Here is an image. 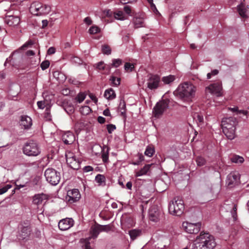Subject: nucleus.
Segmentation results:
<instances>
[{
	"label": "nucleus",
	"instance_id": "nucleus-54",
	"mask_svg": "<svg viewBox=\"0 0 249 249\" xmlns=\"http://www.w3.org/2000/svg\"><path fill=\"white\" fill-rule=\"evenodd\" d=\"M84 23L87 25H91L92 23V20L90 18L88 17L84 18Z\"/></svg>",
	"mask_w": 249,
	"mask_h": 249
},
{
	"label": "nucleus",
	"instance_id": "nucleus-36",
	"mask_svg": "<svg viewBox=\"0 0 249 249\" xmlns=\"http://www.w3.org/2000/svg\"><path fill=\"white\" fill-rule=\"evenodd\" d=\"M100 29L97 26L94 25L89 28L88 32L90 35H94L100 33Z\"/></svg>",
	"mask_w": 249,
	"mask_h": 249
},
{
	"label": "nucleus",
	"instance_id": "nucleus-33",
	"mask_svg": "<svg viewBox=\"0 0 249 249\" xmlns=\"http://www.w3.org/2000/svg\"><path fill=\"white\" fill-rule=\"evenodd\" d=\"M133 22L136 28H140L143 26L144 21L142 18H135Z\"/></svg>",
	"mask_w": 249,
	"mask_h": 249
},
{
	"label": "nucleus",
	"instance_id": "nucleus-19",
	"mask_svg": "<svg viewBox=\"0 0 249 249\" xmlns=\"http://www.w3.org/2000/svg\"><path fill=\"white\" fill-rule=\"evenodd\" d=\"M62 139L66 144H71L75 141V136L71 131L65 132L62 136Z\"/></svg>",
	"mask_w": 249,
	"mask_h": 249
},
{
	"label": "nucleus",
	"instance_id": "nucleus-44",
	"mask_svg": "<svg viewBox=\"0 0 249 249\" xmlns=\"http://www.w3.org/2000/svg\"><path fill=\"white\" fill-rule=\"evenodd\" d=\"M124 70L127 71H132L134 69V65L126 62L124 64Z\"/></svg>",
	"mask_w": 249,
	"mask_h": 249
},
{
	"label": "nucleus",
	"instance_id": "nucleus-12",
	"mask_svg": "<svg viewBox=\"0 0 249 249\" xmlns=\"http://www.w3.org/2000/svg\"><path fill=\"white\" fill-rule=\"evenodd\" d=\"M49 199L48 195L44 193L36 194L33 197L32 203L38 208L44 205Z\"/></svg>",
	"mask_w": 249,
	"mask_h": 249
},
{
	"label": "nucleus",
	"instance_id": "nucleus-1",
	"mask_svg": "<svg viewBox=\"0 0 249 249\" xmlns=\"http://www.w3.org/2000/svg\"><path fill=\"white\" fill-rule=\"evenodd\" d=\"M215 246L213 236L209 233H201L194 241L192 249H213Z\"/></svg>",
	"mask_w": 249,
	"mask_h": 249
},
{
	"label": "nucleus",
	"instance_id": "nucleus-37",
	"mask_svg": "<svg viewBox=\"0 0 249 249\" xmlns=\"http://www.w3.org/2000/svg\"><path fill=\"white\" fill-rule=\"evenodd\" d=\"M154 152L155 150L153 146H147L144 152V154L149 157H151L153 155Z\"/></svg>",
	"mask_w": 249,
	"mask_h": 249
},
{
	"label": "nucleus",
	"instance_id": "nucleus-27",
	"mask_svg": "<svg viewBox=\"0 0 249 249\" xmlns=\"http://www.w3.org/2000/svg\"><path fill=\"white\" fill-rule=\"evenodd\" d=\"M118 111L120 112L121 115L124 118H126V105L124 100H121L118 107Z\"/></svg>",
	"mask_w": 249,
	"mask_h": 249
},
{
	"label": "nucleus",
	"instance_id": "nucleus-48",
	"mask_svg": "<svg viewBox=\"0 0 249 249\" xmlns=\"http://www.w3.org/2000/svg\"><path fill=\"white\" fill-rule=\"evenodd\" d=\"M96 69L100 71H104L106 69V65L103 62L101 61L96 64Z\"/></svg>",
	"mask_w": 249,
	"mask_h": 249
},
{
	"label": "nucleus",
	"instance_id": "nucleus-24",
	"mask_svg": "<svg viewBox=\"0 0 249 249\" xmlns=\"http://www.w3.org/2000/svg\"><path fill=\"white\" fill-rule=\"evenodd\" d=\"M100 232L101 231L99 224H95L92 226L90 230V238H97Z\"/></svg>",
	"mask_w": 249,
	"mask_h": 249
},
{
	"label": "nucleus",
	"instance_id": "nucleus-47",
	"mask_svg": "<svg viewBox=\"0 0 249 249\" xmlns=\"http://www.w3.org/2000/svg\"><path fill=\"white\" fill-rule=\"evenodd\" d=\"M122 64V60L121 59H114L112 60V65L113 67L117 68Z\"/></svg>",
	"mask_w": 249,
	"mask_h": 249
},
{
	"label": "nucleus",
	"instance_id": "nucleus-59",
	"mask_svg": "<svg viewBox=\"0 0 249 249\" xmlns=\"http://www.w3.org/2000/svg\"><path fill=\"white\" fill-rule=\"evenodd\" d=\"M137 0H120V2L123 4H126L129 3H133L135 2Z\"/></svg>",
	"mask_w": 249,
	"mask_h": 249
},
{
	"label": "nucleus",
	"instance_id": "nucleus-20",
	"mask_svg": "<svg viewBox=\"0 0 249 249\" xmlns=\"http://www.w3.org/2000/svg\"><path fill=\"white\" fill-rule=\"evenodd\" d=\"M20 124L24 129H29L32 125V119L27 115L21 116Z\"/></svg>",
	"mask_w": 249,
	"mask_h": 249
},
{
	"label": "nucleus",
	"instance_id": "nucleus-63",
	"mask_svg": "<svg viewBox=\"0 0 249 249\" xmlns=\"http://www.w3.org/2000/svg\"><path fill=\"white\" fill-rule=\"evenodd\" d=\"M98 121L100 124H104L105 122V118L103 117L99 116L98 118Z\"/></svg>",
	"mask_w": 249,
	"mask_h": 249
},
{
	"label": "nucleus",
	"instance_id": "nucleus-10",
	"mask_svg": "<svg viewBox=\"0 0 249 249\" xmlns=\"http://www.w3.org/2000/svg\"><path fill=\"white\" fill-rule=\"evenodd\" d=\"M182 227L186 232L190 234H196L200 230L201 224L199 222L192 223L185 221L182 223Z\"/></svg>",
	"mask_w": 249,
	"mask_h": 249
},
{
	"label": "nucleus",
	"instance_id": "nucleus-35",
	"mask_svg": "<svg viewBox=\"0 0 249 249\" xmlns=\"http://www.w3.org/2000/svg\"><path fill=\"white\" fill-rule=\"evenodd\" d=\"M86 94L84 92H80L75 98V100L77 103H82L86 98Z\"/></svg>",
	"mask_w": 249,
	"mask_h": 249
},
{
	"label": "nucleus",
	"instance_id": "nucleus-15",
	"mask_svg": "<svg viewBox=\"0 0 249 249\" xmlns=\"http://www.w3.org/2000/svg\"><path fill=\"white\" fill-rule=\"evenodd\" d=\"M240 174L237 171H233L229 174L226 179V183L229 186H232L238 183Z\"/></svg>",
	"mask_w": 249,
	"mask_h": 249
},
{
	"label": "nucleus",
	"instance_id": "nucleus-56",
	"mask_svg": "<svg viewBox=\"0 0 249 249\" xmlns=\"http://www.w3.org/2000/svg\"><path fill=\"white\" fill-rule=\"evenodd\" d=\"M33 44V43L31 41H28L23 44L20 48L21 49L24 50L25 48L29 46H31Z\"/></svg>",
	"mask_w": 249,
	"mask_h": 249
},
{
	"label": "nucleus",
	"instance_id": "nucleus-60",
	"mask_svg": "<svg viewBox=\"0 0 249 249\" xmlns=\"http://www.w3.org/2000/svg\"><path fill=\"white\" fill-rule=\"evenodd\" d=\"M55 52V49L53 47H50L49 48V49L48 50V54H53Z\"/></svg>",
	"mask_w": 249,
	"mask_h": 249
},
{
	"label": "nucleus",
	"instance_id": "nucleus-4",
	"mask_svg": "<svg viewBox=\"0 0 249 249\" xmlns=\"http://www.w3.org/2000/svg\"><path fill=\"white\" fill-rule=\"evenodd\" d=\"M184 205L183 200L179 197H175L169 204V213L175 216H180L184 212Z\"/></svg>",
	"mask_w": 249,
	"mask_h": 249
},
{
	"label": "nucleus",
	"instance_id": "nucleus-7",
	"mask_svg": "<svg viewBox=\"0 0 249 249\" xmlns=\"http://www.w3.org/2000/svg\"><path fill=\"white\" fill-rule=\"evenodd\" d=\"M23 152L25 155L29 156H36L40 153V150L36 142L31 141L25 144Z\"/></svg>",
	"mask_w": 249,
	"mask_h": 249
},
{
	"label": "nucleus",
	"instance_id": "nucleus-6",
	"mask_svg": "<svg viewBox=\"0 0 249 249\" xmlns=\"http://www.w3.org/2000/svg\"><path fill=\"white\" fill-rule=\"evenodd\" d=\"M44 175L48 182L52 185H57L60 180V174L53 168L46 170Z\"/></svg>",
	"mask_w": 249,
	"mask_h": 249
},
{
	"label": "nucleus",
	"instance_id": "nucleus-11",
	"mask_svg": "<svg viewBox=\"0 0 249 249\" xmlns=\"http://www.w3.org/2000/svg\"><path fill=\"white\" fill-rule=\"evenodd\" d=\"M206 93H210L216 96L222 95V84L220 82H217L210 85L205 89Z\"/></svg>",
	"mask_w": 249,
	"mask_h": 249
},
{
	"label": "nucleus",
	"instance_id": "nucleus-5",
	"mask_svg": "<svg viewBox=\"0 0 249 249\" xmlns=\"http://www.w3.org/2000/svg\"><path fill=\"white\" fill-rule=\"evenodd\" d=\"M51 9L50 6L43 5L38 1L33 2L30 7L31 13L36 16L47 15L50 12Z\"/></svg>",
	"mask_w": 249,
	"mask_h": 249
},
{
	"label": "nucleus",
	"instance_id": "nucleus-42",
	"mask_svg": "<svg viewBox=\"0 0 249 249\" xmlns=\"http://www.w3.org/2000/svg\"><path fill=\"white\" fill-rule=\"evenodd\" d=\"M81 242L83 244L82 246L83 249H91L89 246V243L88 239H82Z\"/></svg>",
	"mask_w": 249,
	"mask_h": 249
},
{
	"label": "nucleus",
	"instance_id": "nucleus-58",
	"mask_svg": "<svg viewBox=\"0 0 249 249\" xmlns=\"http://www.w3.org/2000/svg\"><path fill=\"white\" fill-rule=\"evenodd\" d=\"M150 8L154 13H159V12L156 8V6L154 3H152L150 5Z\"/></svg>",
	"mask_w": 249,
	"mask_h": 249
},
{
	"label": "nucleus",
	"instance_id": "nucleus-55",
	"mask_svg": "<svg viewBox=\"0 0 249 249\" xmlns=\"http://www.w3.org/2000/svg\"><path fill=\"white\" fill-rule=\"evenodd\" d=\"M124 12L127 15H130L131 12V7L129 6H125L124 8Z\"/></svg>",
	"mask_w": 249,
	"mask_h": 249
},
{
	"label": "nucleus",
	"instance_id": "nucleus-45",
	"mask_svg": "<svg viewBox=\"0 0 249 249\" xmlns=\"http://www.w3.org/2000/svg\"><path fill=\"white\" fill-rule=\"evenodd\" d=\"M120 78H117L115 76H112L110 79L112 84L115 86H117L120 85Z\"/></svg>",
	"mask_w": 249,
	"mask_h": 249
},
{
	"label": "nucleus",
	"instance_id": "nucleus-2",
	"mask_svg": "<svg viewBox=\"0 0 249 249\" xmlns=\"http://www.w3.org/2000/svg\"><path fill=\"white\" fill-rule=\"evenodd\" d=\"M196 88L189 82L180 84L176 90L177 96L184 101L189 102L195 96Z\"/></svg>",
	"mask_w": 249,
	"mask_h": 249
},
{
	"label": "nucleus",
	"instance_id": "nucleus-50",
	"mask_svg": "<svg viewBox=\"0 0 249 249\" xmlns=\"http://www.w3.org/2000/svg\"><path fill=\"white\" fill-rule=\"evenodd\" d=\"M50 65V62L48 60L43 61L40 64V67L42 70H45L47 69Z\"/></svg>",
	"mask_w": 249,
	"mask_h": 249
},
{
	"label": "nucleus",
	"instance_id": "nucleus-57",
	"mask_svg": "<svg viewBox=\"0 0 249 249\" xmlns=\"http://www.w3.org/2000/svg\"><path fill=\"white\" fill-rule=\"evenodd\" d=\"M83 170L85 172H89L92 171L93 168L90 166H86L84 167Z\"/></svg>",
	"mask_w": 249,
	"mask_h": 249
},
{
	"label": "nucleus",
	"instance_id": "nucleus-28",
	"mask_svg": "<svg viewBox=\"0 0 249 249\" xmlns=\"http://www.w3.org/2000/svg\"><path fill=\"white\" fill-rule=\"evenodd\" d=\"M95 180L99 185L105 186L106 185V178L103 175L98 174L95 177Z\"/></svg>",
	"mask_w": 249,
	"mask_h": 249
},
{
	"label": "nucleus",
	"instance_id": "nucleus-41",
	"mask_svg": "<svg viewBox=\"0 0 249 249\" xmlns=\"http://www.w3.org/2000/svg\"><path fill=\"white\" fill-rule=\"evenodd\" d=\"M194 118L196 120L197 123H199L201 124L203 123V117L202 115L198 113H195L194 115Z\"/></svg>",
	"mask_w": 249,
	"mask_h": 249
},
{
	"label": "nucleus",
	"instance_id": "nucleus-46",
	"mask_svg": "<svg viewBox=\"0 0 249 249\" xmlns=\"http://www.w3.org/2000/svg\"><path fill=\"white\" fill-rule=\"evenodd\" d=\"M100 228L101 232L105 231V232H107L111 230V227L109 225H100Z\"/></svg>",
	"mask_w": 249,
	"mask_h": 249
},
{
	"label": "nucleus",
	"instance_id": "nucleus-23",
	"mask_svg": "<svg viewBox=\"0 0 249 249\" xmlns=\"http://www.w3.org/2000/svg\"><path fill=\"white\" fill-rule=\"evenodd\" d=\"M152 165V164H145L143 167L140 170L135 171V177H138L146 175L149 171L150 167Z\"/></svg>",
	"mask_w": 249,
	"mask_h": 249
},
{
	"label": "nucleus",
	"instance_id": "nucleus-38",
	"mask_svg": "<svg viewBox=\"0 0 249 249\" xmlns=\"http://www.w3.org/2000/svg\"><path fill=\"white\" fill-rule=\"evenodd\" d=\"M196 161L197 165L198 166H202L205 165L206 163V160L202 156H198L196 158Z\"/></svg>",
	"mask_w": 249,
	"mask_h": 249
},
{
	"label": "nucleus",
	"instance_id": "nucleus-31",
	"mask_svg": "<svg viewBox=\"0 0 249 249\" xmlns=\"http://www.w3.org/2000/svg\"><path fill=\"white\" fill-rule=\"evenodd\" d=\"M114 16L116 19L121 20H124L127 18L123 12L121 11H118L115 12Z\"/></svg>",
	"mask_w": 249,
	"mask_h": 249
},
{
	"label": "nucleus",
	"instance_id": "nucleus-13",
	"mask_svg": "<svg viewBox=\"0 0 249 249\" xmlns=\"http://www.w3.org/2000/svg\"><path fill=\"white\" fill-rule=\"evenodd\" d=\"M160 77L156 74L150 75L147 81V87L151 90L157 89L160 86Z\"/></svg>",
	"mask_w": 249,
	"mask_h": 249
},
{
	"label": "nucleus",
	"instance_id": "nucleus-30",
	"mask_svg": "<svg viewBox=\"0 0 249 249\" xmlns=\"http://www.w3.org/2000/svg\"><path fill=\"white\" fill-rule=\"evenodd\" d=\"M175 76L173 75H169L162 78L161 81L165 84H169L175 80Z\"/></svg>",
	"mask_w": 249,
	"mask_h": 249
},
{
	"label": "nucleus",
	"instance_id": "nucleus-25",
	"mask_svg": "<svg viewBox=\"0 0 249 249\" xmlns=\"http://www.w3.org/2000/svg\"><path fill=\"white\" fill-rule=\"evenodd\" d=\"M37 105L39 108L43 109L46 107V110H48L51 107V101L50 100L44 99L43 101H38Z\"/></svg>",
	"mask_w": 249,
	"mask_h": 249
},
{
	"label": "nucleus",
	"instance_id": "nucleus-17",
	"mask_svg": "<svg viewBox=\"0 0 249 249\" xmlns=\"http://www.w3.org/2000/svg\"><path fill=\"white\" fill-rule=\"evenodd\" d=\"M74 221L72 218H66L59 222L58 227L61 231H66L71 227Z\"/></svg>",
	"mask_w": 249,
	"mask_h": 249
},
{
	"label": "nucleus",
	"instance_id": "nucleus-26",
	"mask_svg": "<svg viewBox=\"0 0 249 249\" xmlns=\"http://www.w3.org/2000/svg\"><path fill=\"white\" fill-rule=\"evenodd\" d=\"M104 96L107 100H112L116 98V93L112 88H109L105 90Z\"/></svg>",
	"mask_w": 249,
	"mask_h": 249
},
{
	"label": "nucleus",
	"instance_id": "nucleus-8",
	"mask_svg": "<svg viewBox=\"0 0 249 249\" xmlns=\"http://www.w3.org/2000/svg\"><path fill=\"white\" fill-rule=\"evenodd\" d=\"M169 102L167 100H162L157 103L153 109V115L155 117H160L163 112L168 108Z\"/></svg>",
	"mask_w": 249,
	"mask_h": 249
},
{
	"label": "nucleus",
	"instance_id": "nucleus-51",
	"mask_svg": "<svg viewBox=\"0 0 249 249\" xmlns=\"http://www.w3.org/2000/svg\"><path fill=\"white\" fill-rule=\"evenodd\" d=\"M219 71L217 70H213L211 72H209L207 73V79H210L213 76H215L218 73Z\"/></svg>",
	"mask_w": 249,
	"mask_h": 249
},
{
	"label": "nucleus",
	"instance_id": "nucleus-3",
	"mask_svg": "<svg viewBox=\"0 0 249 249\" xmlns=\"http://www.w3.org/2000/svg\"><path fill=\"white\" fill-rule=\"evenodd\" d=\"M237 122L234 117H228L223 119L221 126L223 132L229 140H233L235 137L236 126Z\"/></svg>",
	"mask_w": 249,
	"mask_h": 249
},
{
	"label": "nucleus",
	"instance_id": "nucleus-29",
	"mask_svg": "<svg viewBox=\"0 0 249 249\" xmlns=\"http://www.w3.org/2000/svg\"><path fill=\"white\" fill-rule=\"evenodd\" d=\"M129 234L131 239L133 240H135L141 234V231L140 230H132L129 231Z\"/></svg>",
	"mask_w": 249,
	"mask_h": 249
},
{
	"label": "nucleus",
	"instance_id": "nucleus-52",
	"mask_svg": "<svg viewBox=\"0 0 249 249\" xmlns=\"http://www.w3.org/2000/svg\"><path fill=\"white\" fill-rule=\"evenodd\" d=\"M107 128L108 132L109 134H111L116 129V126L114 124H109L107 125Z\"/></svg>",
	"mask_w": 249,
	"mask_h": 249
},
{
	"label": "nucleus",
	"instance_id": "nucleus-18",
	"mask_svg": "<svg viewBox=\"0 0 249 249\" xmlns=\"http://www.w3.org/2000/svg\"><path fill=\"white\" fill-rule=\"evenodd\" d=\"M20 18L18 15H7L5 18V22L10 26H15L20 22Z\"/></svg>",
	"mask_w": 249,
	"mask_h": 249
},
{
	"label": "nucleus",
	"instance_id": "nucleus-34",
	"mask_svg": "<svg viewBox=\"0 0 249 249\" xmlns=\"http://www.w3.org/2000/svg\"><path fill=\"white\" fill-rule=\"evenodd\" d=\"M63 108L69 114H72L74 111V107L72 105L66 104L65 103H64Z\"/></svg>",
	"mask_w": 249,
	"mask_h": 249
},
{
	"label": "nucleus",
	"instance_id": "nucleus-61",
	"mask_svg": "<svg viewBox=\"0 0 249 249\" xmlns=\"http://www.w3.org/2000/svg\"><path fill=\"white\" fill-rule=\"evenodd\" d=\"M248 113V111L245 110H238L237 115L243 114L244 115H247Z\"/></svg>",
	"mask_w": 249,
	"mask_h": 249
},
{
	"label": "nucleus",
	"instance_id": "nucleus-62",
	"mask_svg": "<svg viewBox=\"0 0 249 249\" xmlns=\"http://www.w3.org/2000/svg\"><path fill=\"white\" fill-rule=\"evenodd\" d=\"M42 28H45L46 26H47L48 24V21L46 19H44V20H42Z\"/></svg>",
	"mask_w": 249,
	"mask_h": 249
},
{
	"label": "nucleus",
	"instance_id": "nucleus-16",
	"mask_svg": "<svg viewBox=\"0 0 249 249\" xmlns=\"http://www.w3.org/2000/svg\"><path fill=\"white\" fill-rule=\"evenodd\" d=\"M81 195L77 189H73L67 192L66 199L70 202H74L78 201L80 198Z\"/></svg>",
	"mask_w": 249,
	"mask_h": 249
},
{
	"label": "nucleus",
	"instance_id": "nucleus-40",
	"mask_svg": "<svg viewBox=\"0 0 249 249\" xmlns=\"http://www.w3.org/2000/svg\"><path fill=\"white\" fill-rule=\"evenodd\" d=\"M231 213L232 215V216L234 219H236L237 217L236 211H237V205L235 204L231 203Z\"/></svg>",
	"mask_w": 249,
	"mask_h": 249
},
{
	"label": "nucleus",
	"instance_id": "nucleus-53",
	"mask_svg": "<svg viewBox=\"0 0 249 249\" xmlns=\"http://www.w3.org/2000/svg\"><path fill=\"white\" fill-rule=\"evenodd\" d=\"M102 160L104 161V162H107L108 160V153L107 152H104L102 155Z\"/></svg>",
	"mask_w": 249,
	"mask_h": 249
},
{
	"label": "nucleus",
	"instance_id": "nucleus-22",
	"mask_svg": "<svg viewBox=\"0 0 249 249\" xmlns=\"http://www.w3.org/2000/svg\"><path fill=\"white\" fill-rule=\"evenodd\" d=\"M248 6L242 3L238 7V11L239 15L243 18L248 17Z\"/></svg>",
	"mask_w": 249,
	"mask_h": 249
},
{
	"label": "nucleus",
	"instance_id": "nucleus-49",
	"mask_svg": "<svg viewBox=\"0 0 249 249\" xmlns=\"http://www.w3.org/2000/svg\"><path fill=\"white\" fill-rule=\"evenodd\" d=\"M12 187L11 184H7L3 187L0 189V195L6 193L9 189Z\"/></svg>",
	"mask_w": 249,
	"mask_h": 249
},
{
	"label": "nucleus",
	"instance_id": "nucleus-9",
	"mask_svg": "<svg viewBox=\"0 0 249 249\" xmlns=\"http://www.w3.org/2000/svg\"><path fill=\"white\" fill-rule=\"evenodd\" d=\"M66 161L68 165L74 170H78L80 167V162L75 155L71 152L66 153Z\"/></svg>",
	"mask_w": 249,
	"mask_h": 249
},
{
	"label": "nucleus",
	"instance_id": "nucleus-21",
	"mask_svg": "<svg viewBox=\"0 0 249 249\" xmlns=\"http://www.w3.org/2000/svg\"><path fill=\"white\" fill-rule=\"evenodd\" d=\"M31 233L30 228L26 226L23 227L19 232L18 237L19 240H24L29 237Z\"/></svg>",
	"mask_w": 249,
	"mask_h": 249
},
{
	"label": "nucleus",
	"instance_id": "nucleus-64",
	"mask_svg": "<svg viewBox=\"0 0 249 249\" xmlns=\"http://www.w3.org/2000/svg\"><path fill=\"white\" fill-rule=\"evenodd\" d=\"M103 114L106 116H109L110 115V111L108 109H106L103 111Z\"/></svg>",
	"mask_w": 249,
	"mask_h": 249
},
{
	"label": "nucleus",
	"instance_id": "nucleus-39",
	"mask_svg": "<svg viewBox=\"0 0 249 249\" xmlns=\"http://www.w3.org/2000/svg\"><path fill=\"white\" fill-rule=\"evenodd\" d=\"M91 108L89 106H83L80 109V111L83 115H87L90 113Z\"/></svg>",
	"mask_w": 249,
	"mask_h": 249
},
{
	"label": "nucleus",
	"instance_id": "nucleus-32",
	"mask_svg": "<svg viewBox=\"0 0 249 249\" xmlns=\"http://www.w3.org/2000/svg\"><path fill=\"white\" fill-rule=\"evenodd\" d=\"M231 160L232 162L235 163H242L244 161L243 157L238 155L233 156L231 158Z\"/></svg>",
	"mask_w": 249,
	"mask_h": 249
},
{
	"label": "nucleus",
	"instance_id": "nucleus-14",
	"mask_svg": "<svg viewBox=\"0 0 249 249\" xmlns=\"http://www.w3.org/2000/svg\"><path fill=\"white\" fill-rule=\"evenodd\" d=\"M162 214L161 211L156 205L152 206L149 210V218L153 222H157L160 219Z\"/></svg>",
	"mask_w": 249,
	"mask_h": 249
},
{
	"label": "nucleus",
	"instance_id": "nucleus-43",
	"mask_svg": "<svg viewBox=\"0 0 249 249\" xmlns=\"http://www.w3.org/2000/svg\"><path fill=\"white\" fill-rule=\"evenodd\" d=\"M102 52L104 54H110L111 53V49L107 45H103L102 46Z\"/></svg>",
	"mask_w": 249,
	"mask_h": 249
}]
</instances>
